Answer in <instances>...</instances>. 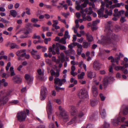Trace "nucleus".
I'll use <instances>...</instances> for the list:
<instances>
[{"mask_svg":"<svg viewBox=\"0 0 128 128\" xmlns=\"http://www.w3.org/2000/svg\"><path fill=\"white\" fill-rule=\"evenodd\" d=\"M104 10V7H103L102 6V7L99 10L97 11V12L98 14L101 16H102Z\"/></svg>","mask_w":128,"mask_h":128,"instance_id":"obj_27","label":"nucleus"},{"mask_svg":"<svg viewBox=\"0 0 128 128\" xmlns=\"http://www.w3.org/2000/svg\"><path fill=\"white\" fill-rule=\"evenodd\" d=\"M37 72L39 75L38 76H43L44 74V72L42 71L41 69H38L37 70Z\"/></svg>","mask_w":128,"mask_h":128,"instance_id":"obj_34","label":"nucleus"},{"mask_svg":"<svg viewBox=\"0 0 128 128\" xmlns=\"http://www.w3.org/2000/svg\"><path fill=\"white\" fill-rule=\"evenodd\" d=\"M100 22V20H97L93 22L92 25L93 26H96Z\"/></svg>","mask_w":128,"mask_h":128,"instance_id":"obj_41","label":"nucleus"},{"mask_svg":"<svg viewBox=\"0 0 128 128\" xmlns=\"http://www.w3.org/2000/svg\"><path fill=\"white\" fill-rule=\"evenodd\" d=\"M54 83L56 85L58 84L59 86L62 85V84L61 82V80L58 78H56L54 79Z\"/></svg>","mask_w":128,"mask_h":128,"instance_id":"obj_16","label":"nucleus"},{"mask_svg":"<svg viewBox=\"0 0 128 128\" xmlns=\"http://www.w3.org/2000/svg\"><path fill=\"white\" fill-rule=\"evenodd\" d=\"M121 74L118 72L116 73V77L118 78H119L121 77Z\"/></svg>","mask_w":128,"mask_h":128,"instance_id":"obj_61","label":"nucleus"},{"mask_svg":"<svg viewBox=\"0 0 128 128\" xmlns=\"http://www.w3.org/2000/svg\"><path fill=\"white\" fill-rule=\"evenodd\" d=\"M33 39H39L40 38V37L39 35H36V34H34L33 36L32 37Z\"/></svg>","mask_w":128,"mask_h":128,"instance_id":"obj_50","label":"nucleus"},{"mask_svg":"<svg viewBox=\"0 0 128 128\" xmlns=\"http://www.w3.org/2000/svg\"><path fill=\"white\" fill-rule=\"evenodd\" d=\"M41 88L40 98L41 100H44L46 97L48 91L46 88L44 86H42Z\"/></svg>","mask_w":128,"mask_h":128,"instance_id":"obj_5","label":"nucleus"},{"mask_svg":"<svg viewBox=\"0 0 128 128\" xmlns=\"http://www.w3.org/2000/svg\"><path fill=\"white\" fill-rule=\"evenodd\" d=\"M95 75V73H94L91 72L90 71L88 72V76L90 78H92L94 77Z\"/></svg>","mask_w":128,"mask_h":128,"instance_id":"obj_31","label":"nucleus"},{"mask_svg":"<svg viewBox=\"0 0 128 128\" xmlns=\"http://www.w3.org/2000/svg\"><path fill=\"white\" fill-rule=\"evenodd\" d=\"M64 37L60 39L59 41V42L63 44H65L66 43V39Z\"/></svg>","mask_w":128,"mask_h":128,"instance_id":"obj_36","label":"nucleus"},{"mask_svg":"<svg viewBox=\"0 0 128 128\" xmlns=\"http://www.w3.org/2000/svg\"><path fill=\"white\" fill-rule=\"evenodd\" d=\"M88 93L87 90L85 88L81 89L78 94L79 97L80 98H84L88 96Z\"/></svg>","mask_w":128,"mask_h":128,"instance_id":"obj_6","label":"nucleus"},{"mask_svg":"<svg viewBox=\"0 0 128 128\" xmlns=\"http://www.w3.org/2000/svg\"><path fill=\"white\" fill-rule=\"evenodd\" d=\"M108 78L107 77L105 78L103 81L104 86V88L106 87L108 84Z\"/></svg>","mask_w":128,"mask_h":128,"instance_id":"obj_24","label":"nucleus"},{"mask_svg":"<svg viewBox=\"0 0 128 128\" xmlns=\"http://www.w3.org/2000/svg\"><path fill=\"white\" fill-rule=\"evenodd\" d=\"M100 114L102 117L103 118H104L106 116V113L105 109L102 108L100 111Z\"/></svg>","mask_w":128,"mask_h":128,"instance_id":"obj_26","label":"nucleus"},{"mask_svg":"<svg viewBox=\"0 0 128 128\" xmlns=\"http://www.w3.org/2000/svg\"><path fill=\"white\" fill-rule=\"evenodd\" d=\"M26 54V50H21L17 52L16 54L18 56H24Z\"/></svg>","mask_w":128,"mask_h":128,"instance_id":"obj_9","label":"nucleus"},{"mask_svg":"<svg viewBox=\"0 0 128 128\" xmlns=\"http://www.w3.org/2000/svg\"><path fill=\"white\" fill-rule=\"evenodd\" d=\"M56 1H55L54 0H52L51 1L52 3V5L53 6H56Z\"/></svg>","mask_w":128,"mask_h":128,"instance_id":"obj_58","label":"nucleus"},{"mask_svg":"<svg viewBox=\"0 0 128 128\" xmlns=\"http://www.w3.org/2000/svg\"><path fill=\"white\" fill-rule=\"evenodd\" d=\"M77 121V118L76 116H75L72 118V120L69 122L68 123V125L71 124L73 123L76 122Z\"/></svg>","mask_w":128,"mask_h":128,"instance_id":"obj_19","label":"nucleus"},{"mask_svg":"<svg viewBox=\"0 0 128 128\" xmlns=\"http://www.w3.org/2000/svg\"><path fill=\"white\" fill-rule=\"evenodd\" d=\"M33 56L34 58L36 59H38L40 58V56L38 54H36Z\"/></svg>","mask_w":128,"mask_h":128,"instance_id":"obj_57","label":"nucleus"},{"mask_svg":"<svg viewBox=\"0 0 128 128\" xmlns=\"http://www.w3.org/2000/svg\"><path fill=\"white\" fill-rule=\"evenodd\" d=\"M46 62L47 64H48L49 65H51L50 60L49 59H46Z\"/></svg>","mask_w":128,"mask_h":128,"instance_id":"obj_60","label":"nucleus"},{"mask_svg":"<svg viewBox=\"0 0 128 128\" xmlns=\"http://www.w3.org/2000/svg\"><path fill=\"white\" fill-rule=\"evenodd\" d=\"M86 38L88 42H91L93 40V38L89 32L86 33Z\"/></svg>","mask_w":128,"mask_h":128,"instance_id":"obj_17","label":"nucleus"},{"mask_svg":"<svg viewBox=\"0 0 128 128\" xmlns=\"http://www.w3.org/2000/svg\"><path fill=\"white\" fill-rule=\"evenodd\" d=\"M10 48H19V46L15 44L10 43Z\"/></svg>","mask_w":128,"mask_h":128,"instance_id":"obj_22","label":"nucleus"},{"mask_svg":"<svg viewBox=\"0 0 128 128\" xmlns=\"http://www.w3.org/2000/svg\"><path fill=\"white\" fill-rule=\"evenodd\" d=\"M98 102V101L96 100H92L90 101V104L92 106H94L97 104Z\"/></svg>","mask_w":128,"mask_h":128,"instance_id":"obj_29","label":"nucleus"},{"mask_svg":"<svg viewBox=\"0 0 128 128\" xmlns=\"http://www.w3.org/2000/svg\"><path fill=\"white\" fill-rule=\"evenodd\" d=\"M42 28L43 29V31L44 32L48 31L49 30V28L48 27L42 26Z\"/></svg>","mask_w":128,"mask_h":128,"instance_id":"obj_54","label":"nucleus"},{"mask_svg":"<svg viewBox=\"0 0 128 128\" xmlns=\"http://www.w3.org/2000/svg\"><path fill=\"white\" fill-rule=\"evenodd\" d=\"M53 101L56 102V103L58 104H60L61 103V100L60 99H55L53 100Z\"/></svg>","mask_w":128,"mask_h":128,"instance_id":"obj_44","label":"nucleus"},{"mask_svg":"<svg viewBox=\"0 0 128 128\" xmlns=\"http://www.w3.org/2000/svg\"><path fill=\"white\" fill-rule=\"evenodd\" d=\"M11 14L14 17H16L17 15L16 12L14 10H11L10 11Z\"/></svg>","mask_w":128,"mask_h":128,"instance_id":"obj_32","label":"nucleus"},{"mask_svg":"<svg viewBox=\"0 0 128 128\" xmlns=\"http://www.w3.org/2000/svg\"><path fill=\"white\" fill-rule=\"evenodd\" d=\"M38 52V51L36 50H35L34 49L32 50V51L30 52V53L32 55V56L36 54V53Z\"/></svg>","mask_w":128,"mask_h":128,"instance_id":"obj_42","label":"nucleus"},{"mask_svg":"<svg viewBox=\"0 0 128 128\" xmlns=\"http://www.w3.org/2000/svg\"><path fill=\"white\" fill-rule=\"evenodd\" d=\"M49 128H54V124L52 123H50L49 126Z\"/></svg>","mask_w":128,"mask_h":128,"instance_id":"obj_64","label":"nucleus"},{"mask_svg":"<svg viewBox=\"0 0 128 128\" xmlns=\"http://www.w3.org/2000/svg\"><path fill=\"white\" fill-rule=\"evenodd\" d=\"M12 92L10 90L7 93H6L5 91H4V98L6 97L9 96L10 95Z\"/></svg>","mask_w":128,"mask_h":128,"instance_id":"obj_43","label":"nucleus"},{"mask_svg":"<svg viewBox=\"0 0 128 128\" xmlns=\"http://www.w3.org/2000/svg\"><path fill=\"white\" fill-rule=\"evenodd\" d=\"M77 49V53L78 54H80L82 52V46L81 44H80L78 45Z\"/></svg>","mask_w":128,"mask_h":128,"instance_id":"obj_20","label":"nucleus"},{"mask_svg":"<svg viewBox=\"0 0 128 128\" xmlns=\"http://www.w3.org/2000/svg\"><path fill=\"white\" fill-rule=\"evenodd\" d=\"M56 48L55 49L56 52L54 50H52V49L51 47L49 49V52H52V53L53 55H55L56 54H60L59 47H60V49L61 50H66V46L58 43L56 44Z\"/></svg>","mask_w":128,"mask_h":128,"instance_id":"obj_2","label":"nucleus"},{"mask_svg":"<svg viewBox=\"0 0 128 128\" xmlns=\"http://www.w3.org/2000/svg\"><path fill=\"white\" fill-rule=\"evenodd\" d=\"M85 74L84 72H82L80 74L78 75V78L79 79H82L84 78V75Z\"/></svg>","mask_w":128,"mask_h":128,"instance_id":"obj_37","label":"nucleus"},{"mask_svg":"<svg viewBox=\"0 0 128 128\" xmlns=\"http://www.w3.org/2000/svg\"><path fill=\"white\" fill-rule=\"evenodd\" d=\"M16 116L18 120L20 122H22L25 121L26 116L24 112H19L17 113Z\"/></svg>","mask_w":128,"mask_h":128,"instance_id":"obj_8","label":"nucleus"},{"mask_svg":"<svg viewBox=\"0 0 128 128\" xmlns=\"http://www.w3.org/2000/svg\"><path fill=\"white\" fill-rule=\"evenodd\" d=\"M92 94L94 96H96L98 94V89L95 86H93L92 88Z\"/></svg>","mask_w":128,"mask_h":128,"instance_id":"obj_13","label":"nucleus"},{"mask_svg":"<svg viewBox=\"0 0 128 128\" xmlns=\"http://www.w3.org/2000/svg\"><path fill=\"white\" fill-rule=\"evenodd\" d=\"M104 2L106 4V8H108L109 6L112 5V1H109V0H105Z\"/></svg>","mask_w":128,"mask_h":128,"instance_id":"obj_25","label":"nucleus"},{"mask_svg":"<svg viewBox=\"0 0 128 128\" xmlns=\"http://www.w3.org/2000/svg\"><path fill=\"white\" fill-rule=\"evenodd\" d=\"M120 118H118L116 120H114L112 124L114 126L117 125L118 124V122H120Z\"/></svg>","mask_w":128,"mask_h":128,"instance_id":"obj_35","label":"nucleus"},{"mask_svg":"<svg viewBox=\"0 0 128 128\" xmlns=\"http://www.w3.org/2000/svg\"><path fill=\"white\" fill-rule=\"evenodd\" d=\"M58 57L60 60L62 62H63L65 61V56L64 53L61 52L60 56H58Z\"/></svg>","mask_w":128,"mask_h":128,"instance_id":"obj_21","label":"nucleus"},{"mask_svg":"<svg viewBox=\"0 0 128 128\" xmlns=\"http://www.w3.org/2000/svg\"><path fill=\"white\" fill-rule=\"evenodd\" d=\"M38 20L37 18H33L31 19V22L33 23L36 22H38Z\"/></svg>","mask_w":128,"mask_h":128,"instance_id":"obj_52","label":"nucleus"},{"mask_svg":"<svg viewBox=\"0 0 128 128\" xmlns=\"http://www.w3.org/2000/svg\"><path fill=\"white\" fill-rule=\"evenodd\" d=\"M102 64L98 61H95L93 64V67L95 70H99Z\"/></svg>","mask_w":128,"mask_h":128,"instance_id":"obj_10","label":"nucleus"},{"mask_svg":"<svg viewBox=\"0 0 128 128\" xmlns=\"http://www.w3.org/2000/svg\"><path fill=\"white\" fill-rule=\"evenodd\" d=\"M12 80L15 83H20L22 81V79L18 76H14Z\"/></svg>","mask_w":128,"mask_h":128,"instance_id":"obj_14","label":"nucleus"},{"mask_svg":"<svg viewBox=\"0 0 128 128\" xmlns=\"http://www.w3.org/2000/svg\"><path fill=\"white\" fill-rule=\"evenodd\" d=\"M55 87L56 90L58 91L60 90H64V88H61L58 86L56 85L55 86Z\"/></svg>","mask_w":128,"mask_h":128,"instance_id":"obj_39","label":"nucleus"},{"mask_svg":"<svg viewBox=\"0 0 128 128\" xmlns=\"http://www.w3.org/2000/svg\"><path fill=\"white\" fill-rule=\"evenodd\" d=\"M117 36L114 34H112V36L111 38H108L107 36H103L101 41L100 42L98 41V42L99 43H102L104 45L108 47L112 46L114 45V40L117 38Z\"/></svg>","mask_w":128,"mask_h":128,"instance_id":"obj_1","label":"nucleus"},{"mask_svg":"<svg viewBox=\"0 0 128 128\" xmlns=\"http://www.w3.org/2000/svg\"><path fill=\"white\" fill-rule=\"evenodd\" d=\"M110 126L109 124L106 122H105L104 124L103 125V128H108Z\"/></svg>","mask_w":128,"mask_h":128,"instance_id":"obj_46","label":"nucleus"},{"mask_svg":"<svg viewBox=\"0 0 128 128\" xmlns=\"http://www.w3.org/2000/svg\"><path fill=\"white\" fill-rule=\"evenodd\" d=\"M94 125L91 124H88L86 126L87 128H94Z\"/></svg>","mask_w":128,"mask_h":128,"instance_id":"obj_56","label":"nucleus"},{"mask_svg":"<svg viewBox=\"0 0 128 128\" xmlns=\"http://www.w3.org/2000/svg\"><path fill=\"white\" fill-rule=\"evenodd\" d=\"M59 109L60 111V114L62 118L64 121H68L69 120V116L68 113L61 106L59 107Z\"/></svg>","mask_w":128,"mask_h":128,"instance_id":"obj_3","label":"nucleus"},{"mask_svg":"<svg viewBox=\"0 0 128 128\" xmlns=\"http://www.w3.org/2000/svg\"><path fill=\"white\" fill-rule=\"evenodd\" d=\"M126 20L125 19V17L124 16H122L120 19V21L122 23H123L126 22Z\"/></svg>","mask_w":128,"mask_h":128,"instance_id":"obj_48","label":"nucleus"},{"mask_svg":"<svg viewBox=\"0 0 128 128\" xmlns=\"http://www.w3.org/2000/svg\"><path fill=\"white\" fill-rule=\"evenodd\" d=\"M84 40V38L82 37L80 38H78L77 40V41L80 43H81Z\"/></svg>","mask_w":128,"mask_h":128,"instance_id":"obj_63","label":"nucleus"},{"mask_svg":"<svg viewBox=\"0 0 128 128\" xmlns=\"http://www.w3.org/2000/svg\"><path fill=\"white\" fill-rule=\"evenodd\" d=\"M71 64L72 65V66H74L75 65H78V62H75L74 60H73L71 62Z\"/></svg>","mask_w":128,"mask_h":128,"instance_id":"obj_53","label":"nucleus"},{"mask_svg":"<svg viewBox=\"0 0 128 128\" xmlns=\"http://www.w3.org/2000/svg\"><path fill=\"white\" fill-rule=\"evenodd\" d=\"M124 12V10H121L119 11H118V13L116 14H114V16H115L118 17L119 16L121 15L122 14H123Z\"/></svg>","mask_w":128,"mask_h":128,"instance_id":"obj_30","label":"nucleus"},{"mask_svg":"<svg viewBox=\"0 0 128 128\" xmlns=\"http://www.w3.org/2000/svg\"><path fill=\"white\" fill-rule=\"evenodd\" d=\"M85 11L87 14H91L93 12L92 8L91 7H89V8H86L85 10Z\"/></svg>","mask_w":128,"mask_h":128,"instance_id":"obj_23","label":"nucleus"},{"mask_svg":"<svg viewBox=\"0 0 128 128\" xmlns=\"http://www.w3.org/2000/svg\"><path fill=\"white\" fill-rule=\"evenodd\" d=\"M46 110L48 112V118L50 119H51L52 117V110L51 102L50 100L47 103Z\"/></svg>","mask_w":128,"mask_h":128,"instance_id":"obj_7","label":"nucleus"},{"mask_svg":"<svg viewBox=\"0 0 128 128\" xmlns=\"http://www.w3.org/2000/svg\"><path fill=\"white\" fill-rule=\"evenodd\" d=\"M52 21L53 23L52 25V26L57 25L58 23V22L57 20H53Z\"/></svg>","mask_w":128,"mask_h":128,"instance_id":"obj_55","label":"nucleus"},{"mask_svg":"<svg viewBox=\"0 0 128 128\" xmlns=\"http://www.w3.org/2000/svg\"><path fill=\"white\" fill-rule=\"evenodd\" d=\"M4 94V91H1L0 92V100L1 101L5 100Z\"/></svg>","mask_w":128,"mask_h":128,"instance_id":"obj_28","label":"nucleus"},{"mask_svg":"<svg viewBox=\"0 0 128 128\" xmlns=\"http://www.w3.org/2000/svg\"><path fill=\"white\" fill-rule=\"evenodd\" d=\"M44 6L46 8L49 9H50L52 8V6H51L49 5H47L46 4H44Z\"/></svg>","mask_w":128,"mask_h":128,"instance_id":"obj_49","label":"nucleus"},{"mask_svg":"<svg viewBox=\"0 0 128 128\" xmlns=\"http://www.w3.org/2000/svg\"><path fill=\"white\" fill-rule=\"evenodd\" d=\"M70 112L71 115L75 116L76 115L77 111L76 107L74 106H72L70 107Z\"/></svg>","mask_w":128,"mask_h":128,"instance_id":"obj_12","label":"nucleus"},{"mask_svg":"<svg viewBox=\"0 0 128 128\" xmlns=\"http://www.w3.org/2000/svg\"><path fill=\"white\" fill-rule=\"evenodd\" d=\"M90 43L87 42H84L83 43L82 46L84 48H87L90 46Z\"/></svg>","mask_w":128,"mask_h":128,"instance_id":"obj_33","label":"nucleus"},{"mask_svg":"<svg viewBox=\"0 0 128 128\" xmlns=\"http://www.w3.org/2000/svg\"><path fill=\"white\" fill-rule=\"evenodd\" d=\"M24 78L28 83H31L33 80V77L28 74L25 75Z\"/></svg>","mask_w":128,"mask_h":128,"instance_id":"obj_11","label":"nucleus"},{"mask_svg":"<svg viewBox=\"0 0 128 128\" xmlns=\"http://www.w3.org/2000/svg\"><path fill=\"white\" fill-rule=\"evenodd\" d=\"M64 37L66 39L67 38L69 39L70 38V36L68 35V30L66 31L65 32Z\"/></svg>","mask_w":128,"mask_h":128,"instance_id":"obj_38","label":"nucleus"},{"mask_svg":"<svg viewBox=\"0 0 128 128\" xmlns=\"http://www.w3.org/2000/svg\"><path fill=\"white\" fill-rule=\"evenodd\" d=\"M105 13L108 14V15L111 16L112 14V10H110L108 11V10L106 9L105 10Z\"/></svg>","mask_w":128,"mask_h":128,"instance_id":"obj_40","label":"nucleus"},{"mask_svg":"<svg viewBox=\"0 0 128 128\" xmlns=\"http://www.w3.org/2000/svg\"><path fill=\"white\" fill-rule=\"evenodd\" d=\"M50 72L52 76H54L56 77H58L59 76V71L58 70H56V72L52 70H51Z\"/></svg>","mask_w":128,"mask_h":128,"instance_id":"obj_15","label":"nucleus"},{"mask_svg":"<svg viewBox=\"0 0 128 128\" xmlns=\"http://www.w3.org/2000/svg\"><path fill=\"white\" fill-rule=\"evenodd\" d=\"M114 69L115 70L117 71L120 70V66H116L114 67Z\"/></svg>","mask_w":128,"mask_h":128,"instance_id":"obj_62","label":"nucleus"},{"mask_svg":"<svg viewBox=\"0 0 128 128\" xmlns=\"http://www.w3.org/2000/svg\"><path fill=\"white\" fill-rule=\"evenodd\" d=\"M68 51L71 54H72L74 55L75 54V51L72 49Z\"/></svg>","mask_w":128,"mask_h":128,"instance_id":"obj_51","label":"nucleus"},{"mask_svg":"<svg viewBox=\"0 0 128 128\" xmlns=\"http://www.w3.org/2000/svg\"><path fill=\"white\" fill-rule=\"evenodd\" d=\"M19 102V101L18 100H14L12 101L11 103L14 104H16Z\"/></svg>","mask_w":128,"mask_h":128,"instance_id":"obj_59","label":"nucleus"},{"mask_svg":"<svg viewBox=\"0 0 128 128\" xmlns=\"http://www.w3.org/2000/svg\"><path fill=\"white\" fill-rule=\"evenodd\" d=\"M100 96L101 100L104 101V100L105 97L103 94H100Z\"/></svg>","mask_w":128,"mask_h":128,"instance_id":"obj_47","label":"nucleus"},{"mask_svg":"<svg viewBox=\"0 0 128 128\" xmlns=\"http://www.w3.org/2000/svg\"><path fill=\"white\" fill-rule=\"evenodd\" d=\"M128 112V107H126L124 110L123 113L124 114H126Z\"/></svg>","mask_w":128,"mask_h":128,"instance_id":"obj_45","label":"nucleus"},{"mask_svg":"<svg viewBox=\"0 0 128 128\" xmlns=\"http://www.w3.org/2000/svg\"><path fill=\"white\" fill-rule=\"evenodd\" d=\"M75 69L76 68L74 66H71V71L70 72V74H71L73 76H75L77 74V73L76 72H74Z\"/></svg>","mask_w":128,"mask_h":128,"instance_id":"obj_18","label":"nucleus"},{"mask_svg":"<svg viewBox=\"0 0 128 128\" xmlns=\"http://www.w3.org/2000/svg\"><path fill=\"white\" fill-rule=\"evenodd\" d=\"M20 33V34H21L20 37V38H24L28 37L27 34L29 33V32L28 30L24 28H23L17 32L16 34H17Z\"/></svg>","mask_w":128,"mask_h":128,"instance_id":"obj_4","label":"nucleus"}]
</instances>
